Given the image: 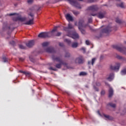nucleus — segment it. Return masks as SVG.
Here are the masks:
<instances>
[{
    "label": "nucleus",
    "mask_w": 126,
    "mask_h": 126,
    "mask_svg": "<svg viewBox=\"0 0 126 126\" xmlns=\"http://www.w3.org/2000/svg\"><path fill=\"white\" fill-rule=\"evenodd\" d=\"M52 59L53 61H56V62H59V63H57L56 64L55 66L57 68H62V65L63 64L64 66H66L67 67V63L63 61V60H61V58L55 57L53 55L52 56Z\"/></svg>",
    "instance_id": "1"
},
{
    "label": "nucleus",
    "mask_w": 126,
    "mask_h": 126,
    "mask_svg": "<svg viewBox=\"0 0 126 126\" xmlns=\"http://www.w3.org/2000/svg\"><path fill=\"white\" fill-rule=\"evenodd\" d=\"M88 26V24H84L83 20H80L79 21V29L81 31L82 34H85V31L83 30L82 28H85Z\"/></svg>",
    "instance_id": "2"
},
{
    "label": "nucleus",
    "mask_w": 126,
    "mask_h": 126,
    "mask_svg": "<svg viewBox=\"0 0 126 126\" xmlns=\"http://www.w3.org/2000/svg\"><path fill=\"white\" fill-rule=\"evenodd\" d=\"M38 37L39 38H51V32H41L38 34Z\"/></svg>",
    "instance_id": "3"
},
{
    "label": "nucleus",
    "mask_w": 126,
    "mask_h": 126,
    "mask_svg": "<svg viewBox=\"0 0 126 126\" xmlns=\"http://www.w3.org/2000/svg\"><path fill=\"white\" fill-rule=\"evenodd\" d=\"M112 47L113 49H115L116 50H117V51H119L121 53H123V54H125V55H126V48H122L117 45H113Z\"/></svg>",
    "instance_id": "4"
},
{
    "label": "nucleus",
    "mask_w": 126,
    "mask_h": 126,
    "mask_svg": "<svg viewBox=\"0 0 126 126\" xmlns=\"http://www.w3.org/2000/svg\"><path fill=\"white\" fill-rule=\"evenodd\" d=\"M75 63L81 64L84 63V58H83V57L82 56H79L75 59Z\"/></svg>",
    "instance_id": "5"
},
{
    "label": "nucleus",
    "mask_w": 126,
    "mask_h": 126,
    "mask_svg": "<svg viewBox=\"0 0 126 126\" xmlns=\"http://www.w3.org/2000/svg\"><path fill=\"white\" fill-rule=\"evenodd\" d=\"M56 31H57V27H55L51 32V37L52 36H56L57 37H59V36H61L62 35V32H58L57 33Z\"/></svg>",
    "instance_id": "6"
},
{
    "label": "nucleus",
    "mask_w": 126,
    "mask_h": 126,
    "mask_svg": "<svg viewBox=\"0 0 126 126\" xmlns=\"http://www.w3.org/2000/svg\"><path fill=\"white\" fill-rule=\"evenodd\" d=\"M91 15L92 16H97L98 18H100V19H102L105 17V12H99L98 14L91 13Z\"/></svg>",
    "instance_id": "7"
},
{
    "label": "nucleus",
    "mask_w": 126,
    "mask_h": 126,
    "mask_svg": "<svg viewBox=\"0 0 126 126\" xmlns=\"http://www.w3.org/2000/svg\"><path fill=\"white\" fill-rule=\"evenodd\" d=\"M106 85H107V86H109V89L108 91L109 92V95H108V97L109 98H111L112 97V96H113L114 95V90H113V88H112L111 87H110V85L109 84H108V83L107 82H105Z\"/></svg>",
    "instance_id": "8"
},
{
    "label": "nucleus",
    "mask_w": 126,
    "mask_h": 126,
    "mask_svg": "<svg viewBox=\"0 0 126 126\" xmlns=\"http://www.w3.org/2000/svg\"><path fill=\"white\" fill-rule=\"evenodd\" d=\"M13 20L14 21H21L22 22H23V21H25L26 20V18L24 17H21V16H18L16 18H14L13 19Z\"/></svg>",
    "instance_id": "9"
},
{
    "label": "nucleus",
    "mask_w": 126,
    "mask_h": 126,
    "mask_svg": "<svg viewBox=\"0 0 126 126\" xmlns=\"http://www.w3.org/2000/svg\"><path fill=\"white\" fill-rule=\"evenodd\" d=\"M121 66V64L120 63H117L116 66L110 65V68L112 70H119L120 69V67Z\"/></svg>",
    "instance_id": "10"
},
{
    "label": "nucleus",
    "mask_w": 126,
    "mask_h": 126,
    "mask_svg": "<svg viewBox=\"0 0 126 126\" xmlns=\"http://www.w3.org/2000/svg\"><path fill=\"white\" fill-rule=\"evenodd\" d=\"M67 36L72 38V39H78V38H79V35H78V33L76 32H74L72 34L68 33L67 34Z\"/></svg>",
    "instance_id": "11"
},
{
    "label": "nucleus",
    "mask_w": 126,
    "mask_h": 126,
    "mask_svg": "<svg viewBox=\"0 0 126 126\" xmlns=\"http://www.w3.org/2000/svg\"><path fill=\"white\" fill-rule=\"evenodd\" d=\"M45 52L47 53H49L50 54H54L56 53V50L53 47H48L45 50Z\"/></svg>",
    "instance_id": "12"
},
{
    "label": "nucleus",
    "mask_w": 126,
    "mask_h": 126,
    "mask_svg": "<svg viewBox=\"0 0 126 126\" xmlns=\"http://www.w3.org/2000/svg\"><path fill=\"white\" fill-rule=\"evenodd\" d=\"M112 31V27L110 26H107L105 29L102 30V33H110Z\"/></svg>",
    "instance_id": "13"
},
{
    "label": "nucleus",
    "mask_w": 126,
    "mask_h": 126,
    "mask_svg": "<svg viewBox=\"0 0 126 126\" xmlns=\"http://www.w3.org/2000/svg\"><path fill=\"white\" fill-rule=\"evenodd\" d=\"M89 10H92V11H96L98 10V7L96 5H92L88 7Z\"/></svg>",
    "instance_id": "14"
},
{
    "label": "nucleus",
    "mask_w": 126,
    "mask_h": 126,
    "mask_svg": "<svg viewBox=\"0 0 126 126\" xmlns=\"http://www.w3.org/2000/svg\"><path fill=\"white\" fill-rule=\"evenodd\" d=\"M35 44V42L33 40H31L29 42V43L26 44L27 47L29 48H31V47H33Z\"/></svg>",
    "instance_id": "15"
},
{
    "label": "nucleus",
    "mask_w": 126,
    "mask_h": 126,
    "mask_svg": "<svg viewBox=\"0 0 126 126\" xmlns=\"http://www.w3.org/2000/svg\"><path fill=\"white\" fill-rule=\"evenodd\" d=\"M24 24L25 25H32V24H34V18H32L29 21H27V22L25 23Z\"/></svg>",
    "instance_id": "16"
},
{
    "label": "nucleus",
    "mask_w": 126,
    "mask_h": 126,
    "mask_svg": "<svg viewBox=\"0 0 126 126\" xmlns=\"http://www.w3.org/2000/svg\"><path fill=\"white\" fill-rule=\"evenodd\" d=\"M95 62H96V58H94L92 59V61H89L88 62V65H94V64L95 63Z\"/></svg>",
    "instance_id": "17"
},
{
    "label": "nucleus",
    "mask_w": 126,
    "mask_h": 126,
    "mask_svg": "<svg viewBox=\"0 0 126 126\" xmlns=\"http://www.w3.org/2000/svg\"><path fill=\"white\" fill-rule=\"evenodd\" d=\"M65 18L68 20V21H73V18L69 14H67L65 15Z\"/></svg>",
    "instance_id": "18"
},
{
    "label": "nucleus",
    "mask_w": 126,
    "mask_h": 126,
    "mask_svg": "<svg viewBox=\"0 0 126 126\" xmlns=\"http://www.w3.org/2000/svg\"><path fill=\"white\" fill-rule=\"evenodd\" d=\"M114 79V73H111L109 74V76L106 78L109 81H112Z\"/></svg>",
    "instance_id": "19"
},
{
    "label": "nucleus",
    "mask_w": 126,
    "mask_h": 126,
    "mask_svg": "<svg viewBox=\"0 0 126 126\" xmlns=\"http://www.w3.org/2000/svg\"><path fill=\"white\" fill-rule=\"evenodd\" d=\"M78 47V43L77 42H73L71 44V47L73 48H76Z\"/></svg>",
    "instance_id": "20"
},
{
    "label": "nucleus",
    "mask_w": 126,
    "mask_h": 126,
    "mask_svg": "<svg viewBox=\"0 0 126 126\" xmlns=\"http://www.w3.org/2000/svg\"><path fill=\"white\" fill-rule=\"evenodd\" d=\"M103 116L105 118H106V119H107V120H113V118L112 117L110 116V115H107L106 114H103Z\"/></svg>",
    "instance_id": "21"
},
{
    "label": "nucleus",
    "mask_w": 126,
    "mask_h": 126,
    "mask_svg": "<svg viewBox=\"0 0 126 126\" xmlns=\"http://www.w3.org/2000/svg\"><path fill=\"white\" fill-rule=\"evenodd\" d=\"M119 5L121 8H126V5L124 2H122Z\"/></svg>",
    "instance_id": "22"
},
{
    "label": "nucleus",
    "mask_w": 126,
    "mask_h": 126,
    "mask_svg": "<svg viewBox=\"0 0 126 126\" xmlns=\"http://www.w3.org/2000/svg\"><path fill=\"white\" fill-rule=\"evenodd\" d=\"M72 28H73V26H72V25H71V24H69L68 25V28H65L64 29V30H66L67 29H72Z\"/></svg>",
    "instance_id": "23"
},
{
    "label": "nucleus",
    "mask_w": 126,
    "mask_h": 126,
    "mask_svg": "<svg viewBox=\"0 0 126 126\" xmlns=\"http://www.w3.org/2000/svg\"><path fill=\"white\" fill-rule=\"evenodd\" d=\"M19 48L20 49H22V50H26V46H24L22 44H19Z\"/></svg>",
    "instance_id": "24"
},
{
    "label": "nucleus",
    "mask_w": 126,
    "mask_h": 126,
    "mask_svg": "<svg viewBox=\"0 0 126 126\" xmlns=\"http://www.w3.org/2000/svg\"><path fill=\"white\" fill-rule=\"evenodd\" d=\"M108 106H110V107H111L112 108H116V104L113 103L112 102L108 103Z\"/></svg>",
    "instance_id": "25"
},
{
    "label": "nucleus",
    "mask_w": 126,
    "mask_h": 126,
    "mask_svg": "<svg viewBox=\"0 0 126 126\" xmlns=\"http://www.w3.org/2000/svg\"><path fill=\"white\" fill-rule=\"evenodd\" d=\"M79 75L80 76H85V75H87V73L85 72H81Z\"/></svg>",
    "instance_id": "26"
},
{
    "label": "nucleus",
    "mask_w": 126,
    "mask_h": 126,
    "mask_svg": "<svg viewBox=\"0 0 126 126\" xmlns=\"http://www.w3.org/2000/svg\"><path fill=\"white\" fill-rule=\"evenodd\" d=\"M49 42H43L42 43V47H48V46H49Z\"/></svg>",
    "instance_id": "27"
},
{
    "label": "nucleus",
    "mask_w": 126,
    "mask_h": 126,
    "mask_svg": "<svg viewBox=\"0 0 126 126\" xmlns=\"http://www.w3.org/2000/svg\"><path fill=\"white\" fill-rule=\"evenodd\" d=\"M64 42H66V43H67V44H68V45H70L71 44V41H70V40H69L68 39H65L64 40Z\"/></svg>",
    "instance_id": "28"
},
{
    "label": "nucleus",
    "mask_w": 126,
    "mask_h": 126,
    "mask_svg": "<svg viewBox=\"0 0 126 126\" xmlns=\"http://www.w3.org/2000/svg\"><path fill=\"white\" fill-rule=\"evenodd\" d=\"M116 22H117V23H119V24H121V23H122V20H120L119 18H117L116 20Z\"/></svg>",
    "instance_id": "29"
},
{
    "label": "nucleus",
    "mask_w": 126,
    "mask_h": 126,
    "mask_svg": "<svg viewBox=\"0 0 126 126\" xmlns=\"http://www.w3.org/2000/svg\"><path fill=\"white\" fill-rule=\"evenodd\" d=\"M121 74L122 75H125V74H126V69H124L121 71Z\"/></svg>",
    "instance_id": "30"
},
{
    "label": "nucleus",
    "mask_w": 126,
    "mask_h": 126,
    "mask_svg": "<svg viewBox=\"0 0 126 126\" xmlns=\"http://www.w3.org/2000/svg\"><path fill=\"white\" fill-rule=\"evenodd\" d=\"M72 12L73 13V14H74V15H75L76 16L78 15V14H79V12L77 11H72Z\"/></svg>",
    "instance_id": "31"
},
{
    "label": "nucleus",
    "mask_w": 126,
    "mask_h": 126,
    "mask_svg": "<svg viewBox=\"0 0 126 126\" xmlns=\"http://www.w3.org/2000/svg\"><path fill=\"white\" fill-rule=\"evenodd\" d=\"M64 57L65 58H69V57H70V54L68 52H66Z\"/></svg>",
    "instance_id": "32"
},
{
    "label": "nucleus",
    "mask_w": 126,
    "mask_h": 126,
    "mask_svg": "<svg viewBox=\"0 0 126 126\" xmlns=\"http://www.w3.org/2000/svg\"><path fill=\"white\" fill-rule=\"evenodd\" d=\"M49 69H50L51 70H54V71H58V69H57L56 68H53V67H50L49 68Z\"/></svg>",
    "instance_id": "33"
},
{
    "label": "nucleus",
    "mask_w": 126,
    "mask_h": 126,
    "mask_svg": "<svg viewBox=\"0 0 126 126\" xmlns=\"http://www.w3.org/2000/svg\"><path fill=\"white\" fill-rule=\"evenodd\" d=\"M2 60H3V61L4 62V63H7V62H8V59L6 57L3 58Z\"/></svg>",
    "instance_id": "34"
},
{
    "label": "nucleus",
    "mask_w": 126,
    "mask_h": 126,
    "mask_svg": "<svg viewBox=\"0 0 126 126\" xmlns=\"http://www.w3.org/2000/svg\"><path fill=\"white\" fill-rule=\"evenodd\" d=\"M9 44L12 45V46H14L15 45V42L14 41H12L9 42Z\"/></svg>",
    "instance_id": "35"
},
{
    "label": "nucleus",
    "mask_w": 126,
    "mask_h": 126,
    "mask_svg": "<svg viewBox=\"0 0 126 126\" xmlns=\"http://www.w3.org/2000/svg\"><path fill=\"white\" fill-rule=\"evenodd\" d=\"M28 15H29L30 16L32 17V18H34V14H33V13L30 12V13L28 14Z\"/></svg>",
    "instance_id": "36"
},
{
    "label": "nucleus",
    "mask_w": 126,
    "mask_h": 126,
    "mask_svg": "<svg viewBox=\"0 0 126 126\" xmlns=\"http://www.w3.org/2000/svg\"><path fill=\"white\" fill-rule=\"evenodd\" d=\"M24 74H25V75L27 76V75H30V72H27V71H25L24 72Z\"/></svg>",
    "instance_id": "37"
},
{
    "label": "nucleus",
    "mask_w": 126,
    "mask_h": 126,
    "mask_svg": "<svg viewBox=\"0 0 126 126\" xmlns=\"http://www.w3.org/2000/svg\"><path fill=\"white\" fill-rule=\"evenodd\" d=\"M117 59H118L119 60H123L124 59V58L121 56H117Z\"/></svg>",
    "instance_id": "38"
},
{
    "label": "nucleus",
    "mask_w": 126,
    "mask_h": 126,
    "mask_svg": "<svg viewBox=\"0 0 126 126\" xmlns=\"http://www.w3.org/2000/svg\"><path fill=\"white\" fill-rule=\"evenodd\" d=\"M59 46L60 47H64V44H63V43L60 42L59 43Z\"/></svg>",
    "instance_id": "39"
},
{
    "label": "nucleus",
    "mask_w": 126,
    "mask_h": 126,
    "mask_svg": "<svg viewBox=\"0 0 126 126\" xmlns=\"http://www.w3.org/2000/svg\"><path fill=\"white\" fill-rule=\"evenodd\" d=\"M105 90H102L101 92V95H105Z\"/></svg>",
    "instance_id": "40"
},
{
    "label": "nucleus",
    "mask_w": 126,
    "mask_h": 126,
    "mask_svg": "<svg viewBox=\"0 0 126 126\" xmlns=\"http://www.w3.org/2000/svg\"><path fill=\"white\" fill-rule=\"evenodd\" d=\"M96 86H101V83L99 82H96Z\"/></svg>",
    "instance_id": "41"
},
{
    "label": "nucleus",
    "mask_w": 126,
    "mask_h": 126,
    "mask_svg": "<svg viewBox=\"0 0 126 126\" xmlns=\"http://www.w3.org/2000/svg\"><path fill=\"white\" fill-rule=\"evenodd\" d=\"M33 2V0H28V3L31 4Z\"/></svg>",
    "instance_id": "42"
},
{
    "label": "nucleus",
    "mask_w": 126,
    "mask_h": 126,
    "mask_svg": "<svg viewBox=\"0 0 126 126\" xmlns=\"http://www.w3.org/2000/svg\"><path fill=\"white\" fill-rule=\"evenodd\" d=\"M88 22H89V23H92V18H89L88 19Z\"/></svg>",
    "instance_id": "43"
},
{
    "label": "nucleus",
    "mask_w": 126,
    "mask_h": 126,
    "mask_svg": "<svg viewBox=\"0 0 126 126\" xmlns=\"http://www.w3.org/2000/svg\"><path fill=\"white\" fill-rule=\"evenodd\" d=\"M86 45H90V42L89 41V40H86Z\"/></svg>",
    "instance_id": "44"
},
{
    "label": "nucleus",
    "mask_w": 126,
    "mask_h": 126,
    "mask_svg": "<svg viewBox=\"0 0 126 126\" xmlns=\"http://www.w3.org/2000/svg\"><path fill=\"white\" fill-rule=\"evenodd\" d=\"M94 89L95 90V91H97L98 92V91H99V89L98 88H96V87H94Z\"/></svg>",
    "instance_id": "45"
},
{
    "label": "nucleus",
    "mask_w": 126,
    "mask_h": 126,
    "mask_svg": "<svg viewBox=\"0 0 126 126\" xmlns=\"http://www.w3.org/2000/svg\"><path fill=\"white\" fill-rule=\"evenodd\" d=\"M19 61L21 62H23V61H24V59L22 58H19Z\"/></svg>",
    "instance_id": "46"
},
{
    "label": "nucleus",
    "mask_w": 126,
    "mask_h": 126,
    "mask_svg": "<svg viewBox=\"0 0 126 126\" xmlns=\"http://www.w3.org/2000/svg\"><path fill=\"white\" fill-rule=\"evenodd\" d=\"M30 60L31 62H34V59H33L31 57H30Z\"/></svg>",
    "instance_id": "47"
},
{
    "label": "nucleus",
    "mask_w": 126,
    "mask_h": 126,
    "mask_svg": "<svg viewBox=\"0 0 126 126\" xmlns=\"http://www.w3.org/2000/svg\"><path fill=\"white\" fill-rule=\"evenodd\" d=\"M89 2H94V0H88Z\"/></svg>",
    "instance_id": "48"
},
{
    "label": "nucleus",
    "mask_w": 126,
    "mask_h": 126,
    "mask_svg": "<svg viewBox=\"0 0 126 126\" xmlns=\"http://www.w3.org/2000/svg\"><path fill=\"white\" fill-rule=\"evenodd\" d=\"M97 113L99 115V116H100V117L102 116V115H101V113H100V111H97Z\"/></svg>",
    "instance_id": "49"
},
{
    "label": "nucleus",
    "mask_w": 126,
    "mask_h": 126,
    "mask_svg": "<svg viewBox=\"0 0 126 126\" xmlns=\"http://www.w3.org/2000/svg\"><path fill=\"white\" fill-rule=\"evenodd\" d=\"M15 14H16V13H11V14H9V16H12V15H15Z\"/></svg>",
    "instance_id": "50"
},
{
    "label": "nucleus",
    "mask_w": 126,
    "mask_h": 126,
    "mask_svg": "<svg viewBox=\"0 0 126 126\" xmlns=\"http://www.w3.org/2000/svg\"><path fill=\"white\" fill-rule=\"evenodd\" d=\"M24 71H22V70H20L19 71V72H20L21 73H24Z\"/></svg>",
    "instance_id": "51"
},
{
    "label": "nucleus",
    "mask_w": 126,
    "mask_h": 126,
    "mask_svg": "<svg viewBox=\"0 0 126 126\" xmlns=\"http://www.w3.org/2000/svg\"><path fill=\"white\" fill-rule=\"evenodd\" d=\"M81 50H82V51H85V48H82Z\"/></svg>",
    "instance_id": "52"
},
{
    "label": "nucleus",
    "mask_w": 126,
    "mask_h": 126,
    "mask_svg": "<svg viewBox=\"0 0 126 126\" xmlns=\"http://www.w3.org/2000/svg\"><path fill=\"white\" fill-rule=\"evenodd\" d=\"M100 59H101V60H102V59H103V56H102V55H101V56H100Z\"/></svg>",
    "instance_id": "53"
},
{
    "label": "nucleus",
    "mask_w": 126,
    "mask_h": 126,
    "mask_svg": "<svg viewBox=\"0 0 126 126\" xmlns=\"http://www.w3.org/2000/svg\"><path fill=\"white\" fill-rule=\"evenodd\" d=\"M79 0L80 1H83V0Z\"/></svg>",
    "instance_id": "54"
},
{
    "label": "nucleus",
    "mask_w": 126,
    "mask_h": 126,
    "mask_svg": "<svg viewBox=\"0 0 126 126\" xmlns=\"http://www.w3.org/2000/svg\"><path fill=\"white\" fill-rule=\"evenodd\" d=\"M14 5L15 6H16V5H17V4H15Z\"/></svg>",
    "instance_id": "55"
},
{
    "label": "nucleus",
    "mask_w": 126,
    "mask_h": 126,
    "mask_svg": "<svg viewBox=\"0 0 126 126\" xmlns=\"http://www.w3.org/2000/svg\"><path fill=\"white\" fill-rule=\"evenodd\" d=\"M36 6H34V8H36Z\"/></svg>",
    "instance_id": "56"
}]
</instances>
